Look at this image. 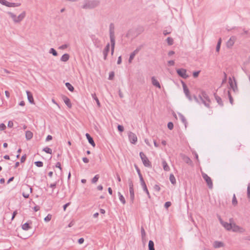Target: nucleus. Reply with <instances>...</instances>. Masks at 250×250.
<instances>
[{"label": "nucleus", "instance_id": "obj_19", "mask_svg": "<svg viewBox=\"0 0 250 250\" xmlns=\"http://www.w3.org/2000/svg\"><path fill=\"white\" fill-rule=\"evenodd\" d=\"M151 81L153 85L155 86L156 87L159 88H161V85L159 82L155 79L154 77H152L151 78Z\"/></svg>", "mask_w": 250, "mask_h": 250}, {"label": "nucleus", "instance_id": "obj_23", "mask_svg": "<svg viewBox=\"0 0 250 250\" xmlns=\"http://www.w3.org/2000/svg\"><path fill=\"white\" fill-rule=\"evenodd\" d=\"M129 194H130V199L131 203H133L134 200V188L129 189Z\"/></svg>", "mask_w": 250, "mask_h": 250}, {"label": "nucleus", "instance_id": "obj_46", "mask_svg": "<svg viewBox=\"0 0 250 250\" xmlns=\"http://www.w3.org/2000/svg\"><path fill=\"white\" fill-rule=\"evenodd\" d=\"M49 53L53 54V56H57V51L54 49V48H51Z\"/></svg>", "mask_w": 250, "mask_h": 250}, {"label": "nucleus", "instance_id": "obj_48", "mask_svg": "<svg viewBox=\"0 0 250 250\" xmlns=\"http://www.w3.org/2000/svg\"><path fill=\"white\" fill-rule=\"evenodd\" d=\"M247 196H248V198L250 199V183H249L248 185Z\"/></svg>", "mask_w": 250, "mask_h": 250}, {"label": "nucleus", "instance_id": "obj_59", "mask_svg": "<svg viewBox=\"0 0 250 250\" xmlns=\"http://www.w3.org/2000/svg\"><path fill=\"white\" fill-rule=\"evenodd\" d=\"M56 167L60 169V171H62V166L60 162H58L56 165Z\"/></svg>", "mask_w": 250, "mask_h": 250}, {"label": "nucleus", "instance_id": "obj_32", "mask_svg": "<svg viewBox=\"0 0 250 250\" xmlns=\"http://www.w3.org/2000/svg\"><path fill=\"white\" fill-rule=\"evenodd\" d=\"M169 180L171 184L174 185L176 184V179L173 174H171L169 176Z\"/></svg>", "mask_w": 250, "mask_h": 250}, {"label": "nucleus", "instance_id": "obj_33", "mask_svg": "<svg viewBox=\"0 0 250 250\" xmlns=\"http://www.w3.org/2000/svg\"><path fill=\"white\" fill-rule=\"evenodd\" d=\"M118 195L119 197V199L120 201L123 203V204H125V200L124 198V197L123 196V195L120 192H118Z\"/></svg>", "mask_w": 250, "mask_h": 250}, {"label": "nucleus", "instance_id": "obj_37", "mask_svg": "<svg viewBox=\"0 0 250 250\" xmlns=\"http://www.w3.org/2000/svg\"><path fill=\"white\" fill-rule=\"evenodd\" d=\"M201 102L208 108H210V102H207L205 100H201Z\"/></svg>", "mask_w": 250, "mask_h": 250}, {"label": "nucleus", "instance_id": "obj_43", "mask_svg": "<svg viewBox=\"0 0 250 250\" xmlns=\"http://www.w3.org/2000/svg\"><path fill=\"white\" fill-rule=\"evenodd\" d=\"M52 218V215L50 214H48L46 217H45L44 219V220L47 222L51 220Z\"/></svg>", "mask_w": 250, "mask_h": 250}, {"label": "nucleus", "instance_id": "obj_31", "mask_svg": "<svg viewBox=\"0 0 250 250\" xmlns=\"http://www.w3.org/2000/svg\"><path fill=\"white\" fill-rule=\"evenodd\" d=\"M148 250H155L154 244L153 241L149 240L148 242Z\"/></svg>", "mask_w": 250, "mask_h": 250}, {"label": "nucleus", "instance_id": "obj_44", "mask_svg": "<svg viewBox=\"0 0 250 250\" xmlns=\"http://www.w3.org/2000/svg\"><path fill=\"white\" fill-rule=\"evenodd\" d=\"M232 204L234 206H236L237 204V199H236L235 194L233 195V196L232 198Z\"/></svg>", "mask_w": 250, "mask_h": 250}, {"label": "nucleus", "instance_id": "obj_52", "mask_svg": "<svg viewBox=\"0 0 250 250\" xmlns=\"http://www.w3.org/2000/svg\"><path fill=\"white\" fill-rule=\"evenodd\" d=\"M8 2V1L6 0H0V3L6 6H7Z\"/></svg>", "mask_w": 250, "mask_h": 250}, {"label": "nucleus", "instance_id": "obj_55", "mask_svg": "<svg viewBox=\"0 0 250 250\" xmlns=\"http://www.w3.org/2000/svg\"><path fill=\"white\" fill-rule=\"evenodd\" d=\"M26 159V155L24 154L22 156L21 159V163H24Z\"/></svg>", "mask_w": 250, "mask_h": 250}, {"label": "nucleus", "instance_id": "obj_7", "mask_svg": "<svg viewBox=\"0 0 250 250\" xmlns=\"http://www.w3.org/2000/svg\"><path fill=\"white\" fill-rule=\"evenodd\" d=\"M128 138L131 143L135 144L137 141V137L135 134L132 132H129L128 133Z\"/></svg>", "mask_w": 250, "mask_h": 250}, {"label": "nucleus", "instance_id": "obj_8", "mask_svg": "<svg viewBox=\"0 0 250 250\" xmlns=\"http://www.w3.org/2000/svg\"><path fill=\"white\" fill-rule=\"evenodd\" d=\"M176 71L178 75L184 79H187L188 77V76L186 74L187 71L185 69H178Z\"/></svg>", "mask_w": 250, "mask_h": 250}, {"label": "nucleus", "instance_id": "obj_60", "mask_svg": "<svg viewBox=\"0 0 250 250\" xmlns=\"http://www.w3.org/2000/svg\"><path fill=\"white\" fill-rule=\"evenodd\" d=\"M13 126V122L12 121H9L8 123V127L12 128Z\"/></svg>", "mask_w": 250, "mask_h": 250}, {"label": "nucleus", "instance_id": "obj_51", "mask_svg": "<svg viewBox=\"0 0 250 250\" xmlns=\"http://www.w3.org/2000/svg\"><path fill=\"white\" fill-rule=\"evenodd\" d=\"M117 128H118V130L120 132H122L124 131V126H123V125H118V126H117Z\"/></svg>", "mask_w": 250, "mask_h": 250}, {"label": "nucleus", "instance_id": "obj_5", "mask_svg": "<svg viewBox=\"0 0 250 250\" xmlns=\"http://www.w3.org/2000/svg\"><path fill=\"white\" fill-rule=\"evenodd\" d=\"M219 221L221 224L228 230H230L232 228V219H230L229 221L230 223H227L223 221V220L220 217L219 218Z\"/></svg>", "mask_w": 250, "mask_h": 250}, {"label": "nucleus", "instance_id": "obj_49", "mask_svg": "<svg viewBox=\"0 0 250 250\" xmlns=\"http://www.w3.org/2000/svg\"><path fill=\"white\" fill-rule=\"evenodd\" d=\"M69 55L68 54H63V62H66L69 60Z\"/></svg>", "mask_w": 250, "mask_h": 250}, {"label": "nucleus", "instance_id": "obj_13", "mask_svg": "<svg viewBox=\"0 0 250 250\" xmlns=\"http://www.w3.org/2000/svg\"><path fill=\"white\" fill-rule=\"evenodd\" d=\"M231 229H232L234 232L243 231V229L242 228L240 227L234 223H232V228Z\"/></svg>", "mask_w": 250, "mask_h": 250}, {"label": "nucleus", "instance_id": "obj_28", "mask_svg": "<svg viewBox=\"0 0 250 250\" xmlns=\"http://www.w3.org/2000/svg\"><path fill=\"white\" fill-rule=\"evenodd\" d=\"M7 14L9 15V16L12 18L13 21L17 23V16L14 14L13 13L11 12H8Z\"/></svg>", "mask_w": 250, "mask_h": 250}, {"label": "nucleus", "instance_id": "obj_53", "mask_svg": "<svg viewBox=\"0 0 250 250\" xmlns=\"http://www.w3.org/2000/svg\"><path fill=\"white\" fill-rule=\"evenodd\" d=\"M171 205V203L170 202H166L165 204V207L167 209Z\"/></svg>", "mask_w": 250, "mask_h": 250}, {"label": "nucleus", "instance_id": "obj_45", "mask_svg": "<svg viewBox=\"0 0 250 250\" xmlns=\"http://www.w3.org/2000/svg\"><path fill=\"white\" fill-rule=\"evenodd\" d=\"M35 164L38 167H42L43 166V163L42 161H36L35 162Z\"/></svg>", "mask_w": 250, "mask_h": 250}, {"label": "nucleus", "instance_id": "obj_58", "mask_svg": "<svg viewBox=\"0 0 250 250\" xmlns=\"http://www.w3.org/2000/svg\"><path fill=\"white\" fill-rule=\"evenodd\" d=\"M167 63L169 66H173L175 64V62L174 61L171 60L168 61Z\"/></svg>", "mask_w": 250, "mask_h": 250}, {"label": "nucleus", "instance_id": "obj_18", "mask_svg": "<svg viewBox=\"0 0 250 250\" xmlns=\"http://www.w3.org/2000/svg\"><path fill=\"white\" fill-rule=\"evenodd\" d=\"M63 102L69 108H71L72 107L71 103L68 97L63 96Z\"/></svg>", "mask_w": 250, "mask_h": 250}, {"label": "nucleus", "instance_id": "obj_24", "mask_svg": "<svg viewBox=\"0 0 250 250\" xmlns=\"http://www.w3.org/2000/svg\"><path fill=\"white\" fill-rule=\"evenodd\" d=\"M224 246V244L222 242L215 241L213 243V247L215 248H219Z\"/></svg>", "mask_w": 250, "mask_h": 250}, {"label": "nucleus", "instance_id": "obj_50", "mask_svg": "<svg viewBox=\"0 0 250 250\" xmlns=\"http://www.w3.org/2000/svg\"><path fill=\"white\" fill-rule=\"evenodd\" d=\"M167 127L169 129L172 130L173 128V124L172 122H169L167 124Z\"/></svg>", "mask_w": 250, "mask_h": 250}, {"label": "nucleus", "instance_id": "obj_16", "mask_svg": "<svg viewBox=\"0 0 250 250\" xmlns=\"http://www.w3.org/2000/svg\"><path fill=\"white\" fill-rule=\"evenodd\" d=\"M25 16H26L25 11H23L18 17L17 16V23H20L21 21L23 20V19L25 17Z\"/></svg>", "mask_w": 250, "mask_h": 250}, {"label": "nucleus", "instance_id": "obj_6", "mask_svg": "<svg viewBox=\"0 0 250 250\" xmlns=\"http://www.w3.org/2000/svg\"><path fill=\"white\" fill-rule=\"evenodd\" d=\"M114 28L115 27L114 23H110L109 29L110 40H115Z\"/></svg>", "mask_w": 250, "mask_h": 250}, {"label": "nucleus", "instance_id": "obj_10", "mask_svg": "<svg viewBox=\"0 0 250 250\" xmlns=\"http://www.w3.org/2000/svg\"><path fill=\"white\" fill-rule=\"evenodd\" d=\"M182 85L183 87L184 92L186 97L188 99L189 101L192 100L191 97L190 95L189 91L187 86V85L184 82H182Z\"/></svg>", "mask_w": 250, "mask_h": 250}, {"label": "nucleus", "instance_id": "obj_38", "mask_svg": "<svg viewBox=\"0 0 250 250\" xmlns=\"http://www.w3.org/2000/svg\"><path fill=\"white\" fill-rule=\"evenodd\" d=\"M227 93H228V97H229V100L230 103L231 104H233V98H232V96H231V95L230 94L229 90H228L227 91Z\"/></svg>", "mask_w": 250, "mask_h": 250}, {"label": "nucleus", "instance_id": "obj_30", "mask_svg": "<svg viewBox=\"0 0 250 250\" xmlns=\"http://www.w3.org/2000/svg\"><path fill=\"white\" fill-rule=\"evenodd\" d=\"M21 5L20 3H14V2H8V5L7 7H18Z\"/></svg>", "mask_w": 250, "mask_h": 250}, {"label": "nucleus", "instance_id": "obj_41", "mask_svg": "<svg viewBox=\"0 0 250 250\" xmlns=\"http://www.w3.org/2000/svg\"><path fill=\"white\" fill-rule=\"evenodd\" d=\"M92 97L94 99V100L96 101L98 107H100V106H101L99 100H98V98L96 96V94H94V95H92Z\"/></svg>", "mask_w": 250, "mask_h": 250}, {"label": "nucleus", "instance_id": "obj_20", "mask_svg": "<svg viewBox=\"0 0 250 250\" xmlns=\"http://www.w3.org/2000/svg\"><path fill=\"white\" fill-rule=\"evenodd\" d=\"M85 136L86 137L89 143L91 144L93 147H94L95 146V144L93 138L88 133H86Z\"/></svg>", "mask_w": 250, "mask_h": 250}, {"label": "nucleus", "instance_id": "obj_15", "mask_svg": "<svg viewBox=\"0 0 250 250\" xmlns=\"http://www.w3.org/2000/svg\"><path fill=\"white\" fill-rule=\"evenodd\" d=\"M141 185L143 189V190L146 193L148 198H150L151 196L150 193L147 189L146 184L145 181L141 182Z\"/></svg>", "mask_w": 250, "mask_h": 250}, {"label": "nucleus", "instance_id": "obj_22", "mask_svg": "<svg viewBox=\"0 0 250 250\" xmlns=\"http://www.w3.org/2000/svg\"><path fill=\"white\" fill-rule=\"evenodd\" d=\"M182 158H183V160L184 161V162L186 163H187L188 165H191L192 164V162L188 157L185 155H183Z\"/></svg>", "mask_w": 250, "mask_h": 250}, {"label": "nucleus", "instance_id": "obj_14", "mask_svg": "<svg viewBox=\"0 0 250 250\" xmlns=\"http://www.w3.org/2000/svg\"><path fill=\"white\" fill-rule=\"evenodd\" d=\"M200 100H205L207 102H210V99L206 92L203 91L201 94L199 96Z\"/></svg>", "mask_w": 250, "mask_h": 250}, {"label": "nucleus", "instance_id": "obj_2", "mask_svg": "<svg viewBox=\"0 0 250 250\" xmlns=\"http://www.w3.org/2000/svg\"><path fill=\"white\" fill-rule=\"evenodd\" d=\"M22 195L25 198H28L29 196L30 193L32 191V188L28 185H23L22 187Z\"/></svg>", "mask_w": 250, "mask_h": 250}, {"label": "nucleus", "instance_id": "obj_27", "mask_svg": "<svg viewBox=\"0 0 250 250\" xmlns=\"http://www.w3.org/2000/svg\"><path fill=\"white\" fill-rule=\"evenodd\" d=\"M111 42V54L112 55H113L114 51V48L115 45V40H110Z\"/></svg>", "mask_w": 250, "mask_h": 250}, {"label": "nucleus", "instance_id": "obj_42", "mask_svg": "<svg viewBox=\"0 0 250 250\" xmlns=\"http://www.w3.org/2000/svg\"><path fill=\"white\" fill-rule=\"evenodd\" d=\"M99 178V175H96L92 179V183H96L98 179Z\"/></svg>", "mask_w": 250, "mask_h": 250}, {"label": "nucleus", "instance_id": "obj_12", "mask_svg": "<svg viewBox=\"0 0 250 250\" xmlns=\"http://www.w3.org/2000/svg\"><path fill=\"white\" fill-rule=\"evenodd\" d=\"M236 40V38L235 36L231 37L229 40L227 42V47L228 48L231 47L233 45Z\"/></svg>", "mask_w": 250, "mask_h": 250}, {"label": "nucleus", "instance_id": "obj_64", "mask_svg": "<svg viewBox=\"0 0 250 250\" xmlns=\"http://www.w3.org/2000/svg\"><path fill=\"white\" fill-rule=\"evenodd\" d=\"M100 42V40L98 38L94 39H93V42L95 44L98 43Z\"/></svg>", "mask_w": 250, "mask_h": 250}, {"label": "nucleus", "instance_id": "obj_40", "mask_svg": "<svg viewBox=\"0 0 250 250\" xmlns=\"http://www.w3.org/2000/svg\"><path fill=\"white\" fill-rule=\"evenodd\" d=\"M43 151L48 154H52V150L51 148L46 147L43 149Z\"/></svg>", "mask_w": 250, "mask_h": 250}, {"label": "nucleus", "instance_id": "obj_47", "mask_svg": "<svg viewBox=\"0 0 250 250\" xmlns=\"http://www.w3.org/2000/svg\"><path fill=\"white\" fill-rule=\"evenodd\" d=\"M128 182L129 189L133 188V184L132 181L130 179H128Z\"/></svg>", "mask_w": 250, "mask_h": 250}, {"label": "nucleus", "instance_id": "obj_29", "mask_svg": "<svg viewBox=\"0 0 250 250\" xmlns=\"http://www.w3.org/2000/svg\"><path fill=\"white\" fill-rule=\"evenodd\" d=\"M25 137L27 140H30L33 137V133L30 131H27L25 132Z\"/></svg>", "mask_w": 250, "mask_h": 250}, {"label": "nucleus", "instance_id": "obj_11", "mask_svg": "<svg viewBox=\"0 0 250 250\" xmlns=\"http://www.w3.org/2000/svg\"><path fill=\"white\" fill-rule=\"evenodd\" d=\"M109 50H110V44H109V43H108L106 45L105 48H104V49L103 51V55H104V60H106L107 59V56L109 52Z\"/></svg>", "mask_w": 250, "mask_h": 250}, {"label": "nucleus", "instance_id": "obj_54", "mask_svg": "<svg viewBox=\"0 0 250 250\" xmlns=\"http://www.w3.org/2000/svg\"><path fill=\"white\" fill-rule=\"evenodd\" d=\"M114 77V73L113 72H111L110 73H109V80H112L113 79Z\"/></svg>", "mask_w": 250, "mask_h": 250}, {"label": "nucleus", "instance_id": "obj_63", "mask_svg": "<svg viewBox=\"0 0 250 250\" xmlns=\"http://www.w3.org/2000/svg\"><path fill=\"white\" fill-rule=\"evenodd\" d=\"M138 175L140 178V183L145 181L141 173H139Z\"/></svg>", "mask_w": 250, "mask_h": 250}, {"label": "nucleus", "instance_id": "obj_9", "mask_svg": "<svg viewBox=\"0 0 250 250\" xmlns=\"http://www.w3.org/2000/svg\"><path fill=\"white\" fill-rule=\"evenodd\" d=\"M142 46H139L133 52H132L129 56L128 62L129 63L132 62V60L134 58L135 55L138 54V53L140 51V50L142 48Z\"/></svg>", "mask_w": 250, "mask_h": 250}, {"label": "nucleus", "instance_id": "obj_25", "mask_svg": "<svg viewBox=\"0 0 250 250\" xmlns=\"http://www.w3.org/2000/svg\"><path fill=\"white\" fill-rule=\"evenodd\" d=\"M162 165L164 170L168 171L170 170V168L165 160L163 161Z\"/></svg>", "mask_w": 250, "mask_h": 250}, {"label": "nucleus", "instance_id": "obj_57", "mask_svg": "<svg viewBox=\"0 0 250 250\" xmlns=\"http://www.w3.org/2000/svg\"><path fill=\"white\" fill-rule=\"evenodd\" d=\"M6 127V125L4 124H0V130H4Z\"/></svg>", "mask_w": 250, "mask_h": 250}, {"label": "nucleus", "instance_id": "obj_4", "mask_svg": "<svg viewBox=\"0 0 250 250\" xmlns=\"http://www.w3.org/2000/svg\"><path fill=\"white\" fill-rule=\"evenodd\" d=\"M202 175L203 179L205 180L206 182L207 183V184L208 188L211 189L213 187V183L211 178L207 174L205 173H202Z\"/></svg>", "mask_w": 250, "mask_h": 250}, {"label": "nucleus", "instance_id": "obj_1", "mask_svg": "<svg viewBox=\"0 0 250 250\" xmlns=\"http://www.w3.org/2000/svg\"><path fill=\"white\" fill-rule=\"evenodd\" d=\"M100 3V0H84L82 8L84 9H92L98 7Z\"/></svg>", "mask_w": 250, "mask_h": 250}, {"label": "nucleus", "instance_id": "obj_36", "mask_svg": "<svg viewBox=\"0 0 250 250\" xmlns=\"http://www.w3.org/2000/svg\"><path fill=\"white\" fill-rule=\"evenodd\" d=\"M30 228L29 226V224L28 223H25L23 225H22V229L23 230H27Z\"/></svg>", "mask_w": 250, "mask_h": 250}, {"label": "nucleus", "instance_id": "obj_35", "mask_svg": "<svg viewBox=\"0 0 250 250\" xmlns=\"http://www.w3.org/2000/svg\"><path fill=\"white\" fill-rule=\"evenodd\" d=\"M141 231L142 241H144L145 239L146 234L145 230L143 227H141Z\"/></svg>", "mask_w": 250, "mask_h": 250}, {"label": "nucleus", "instance_id": "obj_56", "mask_svg": "<svg viewBox=\"0 0 250 250\" xmlns=\"http://www.w3.org/2000/svg\"><path fill=\"white\" fill-rule=\"evenodd\" d=\"M200 72V71L194 72L193 73V77L194 78H197L199 76V74Z\"/></svg>", "mask_w": 250, "mask_h": 250}, {"label": "nucleus", "instance_id": "obj_26", "mask_svg": "<svg viewBox=\"0 0 250 250\" xmlns=\"http://www.w3.org/2000/svg\"><path fill=\"white\" fill-rule=\"evenodd\" d=\"M178 115H179V116L180 117L182 123L183 124H184L185 127H187L188 122L186 120V119L184 116V115H182V114L179 113Z\"/></svg>", "mask_w": 250, "mask_h": 250}, {"label": "nucleus", "instance_id": "obj_17", "mask_svg": "<svg viewBox=\"0 0 250 250\" xmlns=\"http://www.w3.org/2000/svg\"><path fill=\"white\" fill-rule=\"evenodd\" d=\"M26 94L27 96V99L29 103L32 104H34V98L31 92L29 91H26Z\"/></svg>", "mask_w": 250, "mask_h": 250}, {"label": "nucleus", "instance_id": "obj_62", "mask_svg": "<svg viewBox=\"0 0 250 250\" xmlns=\"http://www.w3.org/2000/svg\"><path fill=\"white\" fill-rule=\"evenodd\" d=\"M18 212H17V210H15L13 213V215H12V218H11V220H13L14 218L15 217L16 215L17 214Z\"/></svg>", "mask_w": 250, "mask_h": 250}, {"label": "nucleus", "instance_id": "obj_3", "mask_svg": "<svg viewBox=\"0 0 250 250\" xmlns=\"http://www.w3.org/2000/svg\"><path fill=\"white\" fill-rule=\"evenodd\" d=\"M140 156L142 159L144 165L145 167H151V164L150 162L149 161L147 157L143 152H141L140 153Z\"/></svg>", "mask_w": 250, "mask_h": 250}, {"label": "nucleus", "instance_id": "obj_34", "mask_svg": "<svg viewBox=\"0 0 250 250\" xmlns=\"http://www.w3.org/2000/svg\"><path fill=\"white\" fill-rule=\"evenodd\" d=\"M65 85L68 88L69 90H70L71 92H73L74 90V87L69 83H66Z\"/></svg>", "mask_w": 250, "mask_h": 250}, {"label": "nucleus", "instance_id": "obj_21", "mask_svg": "<svg viewBox=\"0 0 250 250\" xmlns=\"http://www.w3.org/2000/svg\"><path fill=\"white\" fill-rule=\"evenodd\" d=\"M214 96L218 104L220 105L221 106H223L224 105V104L222 100V99L219 96H218L216 93L214 94Z\"/></svg>", "mask_w": 250, "mask_h": 250}, {"label": "nucleus", "instance_id": "obj_39", "mask_svg": "<svg viewBox=\"0 0 250 250\" xmlns=\"http://www.w3.org/2000/svg\"><path fill=\"white\" fill-rule=\"evenodd\" d=\"M167 44L169 45H172L173 44V40L171 37H168L167 39Z\"/></svg>", "mask_w": 250, "mask_h": 250}, {"label": "nucleus", "instance_id": "obj_61", "mask_svg": "<svg viewBox=\"0 0 250 250\" xmlns=\"http://www.w3.org/2000/svg\"><path fill=\"white\" fill-rule=\"evenodd\" d=\"M154 189L157 190V191H160V190H161V188L160 187L157 185H155L154 186Z\"/></svg>", "mask_w": 250, "mask_h": 250}]
</instances>
